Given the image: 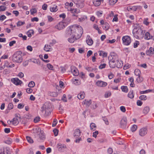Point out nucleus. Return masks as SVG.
Instances as JSON below:
<instances>
[{
    "label": "nucleus",
    "instance_id": "nucleus-3",
    "mask_svg": "<svg viewBox=\"0 0 154 154\" xmlns=\"http://www.w3.org/2000/svg\"><path fill=\"white\" fill-rule=\"evenodd\" d=\"M21 54V53L20 51L16 52L13 56V60L18 63H21L22 61Z\"/></svg>",
    "mask_w": 154,
    "mask_h": 154
},
{
    "label": "nucleus",
    "instance_id": "nucleus-26",
    "mask_svg": "<svg viewBox=\"0 0 154 154\" xmlns=\"http://www.w3.org/2000/svg\"><path fill=\"white\" fill-rule=\"evenodd\" d=\"M73 83L76 85H78L81 84L80 80L77 79H74L72 80Z\"/></svg>",
    "mask_w": 154,
    "mask_h": 154
},
{
    "label": "nucleus",
    "instance_id": "nucleus-17",
    "mask_svg": "<svg viewBox=\"0 0 154 154\" xmlns=\"http://www.w3.org/2000/svg\"><path fill=\"white\" fill-rule=\"evenodd\" d=\"M44 50L46 52L51 51L52 48L50 45H45L44 48Z\"/></svg>",
    "mask_w": 154,
    "mask_h": 154
},
{
    "label": "nucleus",
    "instance_id": "nucleus-54",
    "mask_svg": "<svg viewBox=\"0 0 154 154\" xmlns=\"http://www.w3.org/2000/svg\"><path fill=\"white\" fill-rule=\"evenodd\" d=\"M30 12L31 14L33 15L37 12V10L35 8H32L30 10Z\"/></svg>",
    "mask_w": 154,
    "mask_h": 154
},
{
    "label": "nucleus",
    "instance_id": "nucleus-48",
    "mask_svg": "<svg viewBox=\"0 0 154 154\" xmlns=\"http://www.w3.org/2000/svg\"><path fill=\"white\" fill-rule=\"evenodd\" d=\"M137 128V126L135 125H134L132 127H131V130L133 132H134L136 130Z\"/></svg>",
    "mask_w": 154,
    "mask_h": 154
},
{
    "label": "nucleus",
    "instance_id": "nucleus-55",
    "mask_svg": "<svg viewBox=\"0 0 154 154\" xmlns=\"http://www.w3.org/2000/svg\"><path fill=\"white\" fill-rule=\"evenodd\" d=\"M131 65L128 64L127 63L125 64L123 67V68L125 69H126L128 68H129L131 67Z\"/></svg>",
    "mask_w": 154,
    "mask_h": 154
},
{
    "label": "nucleus",
    "instance_id": "nucleus-23",
    "mask_svg": "<svg viewBox=\"0 0 154 154\" xmlns=\"http://www.w3.org/2000/svg\"><path fill=\"white\" fill-rule=\"evenodd\" d=\"M102 0H93V3L96 6H98L101 4V2Z\"/></svg>",
    "mask_w": 154,
    "mask_h": 154
},
{
    "label": "nucleus",
    "instance_id": "nucleus-33",
    "mask_svg": "<svg viewBox=\"0 0 154 154\" xmlns=\"http://www.w3.org/2000/svg\"><path fill=\"white\" fill-rule=\"evenodd\" d=\"M34 31L32 30H30L27 32V34L28 36L30 37L32 36V34L33 35L34 34Z\"/></svg>",
    "mask_w": 154,
    "mask_h": 154
},
{
    "label": "nucleus",
    "instance_id": "nucleus-60",
    "mask_svg": "<svg viewBox=\"0 0 154 154\" xmlns=\"http://www.w3.org/2000/svg\"><path fill=\"white\" fill-rule=\"evenodd\" d=\"M5 142L7 144H10L12 143V140L11 139H8L5 141Z\"/></svg>",
    "mask_w": 154,
    "mask_h": 154
},
{
    "label": "nucleus",
    "instance_id": "nucleus-27",
    "mask_svg": "<svg viewBox=\"0 0 154 154\" xmlns=\"http://www.w3.org/2000/svg\"><path fill=\"white\" fill-rule=\"evenodd\" d=\"M7 64H8V62L6 61L5 63V66L6 67H7L11 68L14 67V64L13 63H11V64H9V65H7Z\"/></svg>",
    "mask_w": 154,
    "mask_h": 154
},
{
    "label": "nucleus",
    "instance_id": "nucleus-61",
    "mask_svg": "<svg viewBox=\"0 0 154 154\" xmlns=\"http://www.w3.org/2000/svg\"><path fill=\"white\" fill-rule=\"evenodd\" d=\"M114 76V75L112 72H110L108 75V78L109 79H111Z\"/></svg>",
    "mask_w": 154,
    "mask_h": 154
},
{
    "label": "nucleus",
    "instance_id": "nucleus-7",
    "mask_svg": "<svg viewBox=\"0 0 154 154\" xmlns=\"http://www.w3.org/2000/svg\"><path fill=\"white\" fill-rule=\"evenodd\" d=\"M147 129L145 128L140 129L139 131V134L141 136H143L146 134L147 132Z\"/></svg>",
    "mask_w": 154,
    "mask_h": 154
},
{
    "label": "nucleus",
    "instance_id": "nucleus-4",
    "mask_svg": "<svg viewBox=\"0 0 154 154\" xmlns=\"http://www.w3.org/2000/svg\"><path fill=\"white\" fill-rule=\"evenodd\" d=\"M123 44L126 45H128L131 42L130 37L128 35H126L122 37Z\"/></svg>",
    "mask_w": 154,
    "mask_h": 154
},
{
    "label": "nucleus",
    "instance_id": "nucleus-42",
    "mask_svg": "<svg viewBox=\"0 0 154 154\" xmlns=\"http://www.w3.org/2000/svg\"><path fill=\"white\" fill-rule=\"evenodd\" d=\"M72 37H71V38H69L68 39V41L70 42V43H73L74 41L75 40H76L77 39H75V38L74 36H72Z\"/></svg>",
    "mask_w": 154,
    "mask_h": 154
},
{
    "label": "nucleus",
    "instance_id": "nucleus-24",
    "mask_svg": "<svg viewBox=\"0 0 154 154\" xmlns=\"http://www.w3.org/2000/svg\"><path fill=\"white\" fill-rule=\"evenodd\" d=\"M116 61L117 62L116 67L119 68L122 67L123 65V62L121 61H119L118 59V61Z\"/></svg>",
    "mask_w": 154,
    "mask_h": 154
},
{
    "label": "nucleus",
    "instance_id": "nucleus-30",
    "mask_svg": "<svg viewBox=\"0 0 154 154\" xmlns=\"http://www.w3.org/2000/svg\"><path fill=\"white\" fill-rule=\"evenodd\" d=\"M50 10L52 12L57 11V6L56 5H54L52 7L50 8Z\"/></svg>",
    "mask_w": 154,
    "mask_h": 154
},
{
    "label": "nucleus",
    "instance_id": "nucleus-38",
    "mask_svg": "<svg viewBox=\"0 0 154 154\" xmlns=\"http://www.w3.org/2000/svg\"><path fill=\"white\" fill-rule=\"evenodd\" d=\"M141 72L140 70L138 69H136L134 71L135 74L137 76L140 75Z\"/></svg>",
    "mask_w": 154,
    "mask_h": 154
},
{
    "label": "nucleus",
    "instance_id": "nucleus-62",
    "mask_svg": "<svg viewBox=\"0 0 154 154\" xmlns=\"http://www.w3.org/2000/svg\"><path fill=\"white\" fill-rule=\"evenodd\" d=\"M98 134V132L97 131H95L93 133V137H94L95 138L97 137V135Z\"/></svg>",
    "mask_w": 154,
    "mask_h": 154
},
{
    "label": "nucleus",
    "instance_id": "nucleus-31",
    "mask_svg": "<svg viewBox=\"0 0 154 154\" xmlns=\"http://www.w3.org/2000/svg\"><path fill=\"white\" fill-rule=\"evenodd\" d=\"M90 128L91 130H95L96 129V126L94 123H92L90 124Z\"/></svg>",
    "mask_w": 154,
    "mask_h": 154
},
{
    "label": "nucleus",
    "instance_id": "nucleus-57",
    "mask_svg": "<svg viewBox=\"0 0 154 154\" xmlns=\"http://www.w3.org/2000/svg\"><path fill=\"white\" fill-rule=\"evenodd\" d=\"M57 122L56 119H54L53 121L52 126L53 127H55L56 126Z\"/></svg>",
    "mask_w": 154,
    "mask_h": 154
},
{
    "label": "nucleus",
    "instance_id": "nucleus-50",
    "mask_svg": "<svg viewBox=\"0 0 154 154\" xmlns=\"http://www.w3.org/2000/svg\"><path fill=\"white\" fill-rule=\"evenodd\" d=\"M48 68L50 70H53L54 67L50 63H48L47 65Z\"/></svg>",
    "mask_w": 154,
    "mask_h": 154
},
{
    "label": "nucleus",
    "instance_id": "nucleus-45",
    "mask_svg": "<svg viewBox=\"0 0 154 154\" xmlns=\"http://www.w3.org/2000/svg\"><path fill=\"white\" fill-rule=\"evenodd\" d=\"M87 18V17L86 16H84L82 17L81 18H79V22H83L85 20V19H86Z\"/></svg>",
    "mask_w": 154,
    "mask_h": 154
},
{
    "label": "nucleus",
    "instance_id": "nucleus-35",
    "mask_svg": "<svg viewBox=\"0 0 154 154\" xmlns=\"http://www.w3.org/2000/svg\"><path fill=\"white\" fill-rule=\"evenodd\" d=\"M117 1L118 0H109V4L111 5H113L117 2Z\"/></svg>",
    "mask_w": 154,
    "mask_h": 154
},
{
    "label": "nucleus",
    "instance_id": "nucleus-44",
    "mask_svg": "<svg viewBox=\"0 0 154 154\" xmlns=\"http://www.w3.org/2000/svg\"><path fill=\"white\" fill-rule=\"evenodd\" d=\"M121 89L123 91L127 92L128 91L127 87L126 86H122L121 87Z\"/></svg>",
    "mask_w": 154,
    "mask_h": 154
},
{
    "label": "nucleus",
    "instance_id": "nucleus-15",
    "mask_svg": "<svg viewBox=\"0 0 154 154\" xmlns=\"http://www.w3.org/2000/svg\"><path fill=\"white\" fill-rule=\"evenodd\" d=\"M144 38L145 39L147 40H149L151 39L154 40V36H152L148 32H146L145 33Z\"/></svg>",
    "mask_w": 154,
    "mask_h": 154
},
{
    "label": "nucleus",
    "instance_id": "nucleus-59",
    "mask_svg": "<svg viewBox=\"0 0 154 154\" xmlns=\"http://www.w3.org/2000/svg\"><path fill=\"white\" fill-rule=\"evenodd\" d=\"M120 109L121 111L123 112H125L126 111V109L125 106H122L120 107Z\"/></svg>",
    "mask_w": 154,
    "mask_h": 154
},
{
    "label": "nucleus",
    "instance_id": "nucleus-9",
    "mask_svg": "<svg viewBox=\"0 0 154 154\" xmlns=\"http://www.w3.org/2000/svg\"><path fill=\"white\" fill-rule=\"evenodd\" d=\"M11 81L16 85H20L22 83L21 81L17 78L12 79Z\"/></svg>",
    "mask_w": 154,
    "mask_h": 154
},
{
    "label": "nucleus",
    "instance_id": "nucleus-2",
    "mask_svg": "<svg viewBox=\"0 0 154 154\" xmlns=\"http://www.w3.org/2000/svg\"><path fill=\"white\" fill-rule=\"evenodd\" d=\"M144 33L139 25H137L136 26H135L133 30V35L137 39L142 38L143 37Z\"/></svg>",
    "mask_w": 154,
    "mask_h": 154
},
{
    "label": "nucleus",
    "instance_id": "nucleus-28",
    "mask_svg": "<svg viewBox=\"0 0 154 154\" xmlns=\"http://www.w3.org/2000/svg\"><path fill=\"white\" fill-rule=\"evenodd\" d=\"M103 29L105 30H108L109 28V25L108 23H105L102 26Z\"/></svg>",
    "mask_w": 154,
    "mask_h": 154
},
{
    "label": "nucleus",
    "instance_id": "nucleus-19",
    "mask_svg": "<svg viewBox=\"0 0 154 154\" xmlns=\"http://www.w3.org/2000/svg\"><path fill=\"white\" fill-rule=\"evenodd\" d=\"M116 60L112 59V60L109 62L110 67L113 68L115 67L116 66Z\"/></svg>",
    "mask_w": 154,
    "mask_h": 154
},
{
    "label": "nucleus",
    "instance_id": "nucleus-10",
    "mask_svg": "<svg viewBox=\"0 0 154 154\" xmlns=\"http://www.w3.org/2000/svg\"><path fill=\"white\" fill-rule=\"evenodd\" d=\"M55 28L59 30H61L65 27L63 21L60 22L57 25L55 26Z\"/></svg>",
    "mask_w": 154,
    "mask_h": 154
},
{
    "label": "nucleus",
    "instance_id": "nucleus-13",
    "mask_svg": "<svg viewBox=\"0 0 154 154\" xmlns=\"http://www.w3.org/2000/svg\"><path fill=\"white\" fill-rule=\"evenodd\" d=\"M81 132L79 129H77L75 131L73 136L75 138H78L80 137Z\"/></svg>",
    "mask_w": 154,
    "mask_h": 154
},
{
    "label": "nucleus",
    "instance_id": "nucleus-36",
    "mask_svg": "<svg viewBox=\"0 0 154 154\" xmlns=\"http://www.w3.org/2000/svg\"><path fill=\"white\" fill-rule=\"evenodd\" d=\"M70 11L71 12L74 14L75 13H78L80 12V10L77 9H70Z\"/></svg>",
    "mask_w": 154,
    "mask_h": 154
},
{
    "label": "nucleus",
    "instance_id": "nucleus-56",
    "mask_svg": "<svg viewBox=\"0 0 154 154\" xmlns=\"http://www.w3.org/2000/svg\"><path fill=\"white\" fill-rule=\"evenodd\" d=\"M47 104H45L44 105H43V106L42 107L41 109H42V111L43 112L44 111H46V106H47Z\"/></svg>",
    "mask_w": 154,
    "mask_h": 154
},
{
    "label": "nucleus",
    "instance_id": "nucleus-41",
    "mask_svg": "<svg viewBox=\"0 0 154 154\" xmlns=\"http://www.w3.org/2000/svg\"><path fill=\"white\" fill-rule=\"evenodd\" d=\"M49 94L50 96L53 97H56L57 95V94L55 92H50Z\"/></svg>",
    "mask_w": 154,
    "mask_h": 154
},
{
    "label": "nucleus",
    "instance_id": "nucleus-12",
    "mask_svg": "<svg viewBox=\"0 0 154 154\" xmlns=\"http://www.w3.org/2000/svg\"><path fill=\"white\" fill-rule=\"evenodd\" d=\"M0 154H10L9 149L8 147L4 148L1 149Z\"/></svg>",
    "mask_w": 154,
    "mask_h": 154
},
{
    "label": "nucleus",
    "instance_id": "nucleus-22",
    "mask_svg": "<svg viewBox=\"0 0 154 154\" xmlns=\"http://www.w3.org/2000/svg\"><path fill=\"white\" fill-rule=\"evenodd\" d=\"M91 103V100H85L82 102L83 105H86V106H89Z\"/></svg>",
    "mask_w": 154,
    "mask_h": 154
},
{
    "label": "nucleus",
    "instance_id": "nucleus-53",
    "mask_svg": "<svg viewBox=\"0 0 154 154\" xmlns=\"http://www.w3.org/2000/svg\"><path fill=\"white\" fill-rule=\"evenodd\" d=\"M6 7L4 5L0 6V11H4L6 9Z\"/></svg>",
    "mask_w": 154,
    "mask_h": 154
},
{
    "label": "nucleus",
    "instance_id": "nucleus-39",
    "mask_svg": "<svg viewBox=\"0 0 154 154\" xmlns=\"http://www.w3.org/2000/svg\"><path fill=\"white\" fill-rule=\"evenodd\" d=\"M127 9L128 11H131V10H132L134 11H136L135 6H133L132 7L130 6L128 7Z\"/></svg>",
    "mask_w": 154,
    "mask_h": 154
},
{
    "label": "nucleus",
    "instance_id": "nucleus-58",
    "mask_svg": "<svg viewBox=\"0 0 154 154\" xmlns=\"http://www.w3.org/2000/svg\"><path fill=\"white\" fill-rule=\"evenodd\" d=\"M139 44V42L137 41H136L134 43V48H137L138 45Z\"/></svg>",
    "mask_w": 154,
    "mask_h": 154
},
{
    "label": "nucleus",
    "instance_id": "nucleus-51",
    "mask_svg": "<svg viewBox=\"0 0 154 154\" xmlns=\"http://www.w3.org/2000/svg\"><path fill=\"white\" fill-rule=\"evenodd\" d=\"M25 23V22L24 21L22 22L21 21H19L17 24V26H20Z\"/></svg>",
    "mask_w": 154,
    "mask_h": 154
},
{
    "label": "nucleus",
    "instance_id": "nucleus-52",
    "mask_svg": "<svg viewBox=\"0 0 154 154\" xmlns=\"http://www.w3.org/2000/svg\"><path fill=\"white\" fill-rule=\"evenodd\" d=\"M139 99L141 100H146V96L144 95H142L140 96Z\"/></svg>",
    "mask_w": 154,
    "mask_h": 154
},
{
    "label": "nucleus",
    "instance_id": "nucleus-43",
    "mask_svg": "<svg viewBox=\"0 0 154 154\" xmlns=\"http://www.w3.org/2000/svg\"><path fill=\"white\" fill-rule=\"evenodd\" d=\"M143 80V78L140 76H138V77L137 78V81L138 83L141 82Z\"/></svg>",
    "mask_w": 154,
    "mask_h": 154
},
{
    "label": "nucleus",
    "instance_id": "nucleus-16",
    "mask_svg": "<svg viewBox=\"0 0 154 154\" xmlns=\"http://www.w3.org/2000/svg\"><path fill=\"white\" fill-rule=\"evenodd\" d=\"M31 131L32 133L35 134H37L39 132H40V134H42L43 133V131L41 130V128H36L33 129Z\"/></svg>",
    "mask_w": 154,
    "mask_h": 154
},
{
    "label": "nucleus",
    "instance_id": "nucleus-29",
    "mask_svg": "<svg viewBox=\"0 0 154 154\" xmlns=\"http://www.w3.org/2000/svg\"><path fill=\"white\" fill-rule=\"evenodd\" d=\"M111 95V92L109 91H107L104 94V97L106 98H107L109 97Z\"/></svg>",
    "mask_w": 154,
    "mask_h": 154
},
{
    "label": "nucleus",
    "instance_id": "nucleus-47",
    "mask_svg": "<svg viewBox=\"0 0 154 154\" xmlns=\"http://www.w3.org/2000/svg\"><path fill=\"white\" fill-rule=\"evenodd\" d=\"M26 139L30 143H32L33 142L32 139L29 137L26 136Z\"/></svg>",
    "mask_w": 154,
    "mask_h": 154
},
{
    "label": "nucleus",
    "instance_id": "nucleus-6",
    "mask_svg": "<svg viewBox=\"0 0 154 154\" xmlns=\"http://www.w3.org/2000/svg\"><path fill=\"white\" fill-rule=\"evenodd\" d=\"M19 114H15V117H14L12 120V124L14 125H17L19 123V120L20 119V118L18 116Z\"/></svg>",
    "mask_w": 154,
    "mask_h": 154
},
{
    "label": "nucleus",
    "instance_id": "nucleus-49",
    "mask_svg": "<svg viewBox=\"0 0 154 154\" xmlns=\"http://www.w3.org/2000/svg\"><path fill=\"white\" fill-rule=\"evenodd\" d=\"M35 85V83L34 82L31 81L30 82L28 85V86L29 87L32 88L34 87Z\"/></svg>",
    "mask_w": 154,
    "mask_h": 154
},
{
    "label": "nucleus",
    "instance_id": "nucleus-32",
    "mask_svg": "<svg viewBox=\"0 0 154 154\" xmlns=\"http://www.w3.org/2000/svg\"><path fill=\"white\" fill-rule=\"evenodd\" d=\"M149 111V107L146 106L145 107L143 110V112L145 114H147Z\"/></svg>",
    "mask_w": 154,
    "mask_h": 154
},
{
    "label": "nucleus",
    "instance_id": "nucleus-14",
    "mask_svg": "<svg viewBox=\"0 0 154 154\" xmlns=\"http://www.w3.org/2000/svg\"><path fill=\"white\" fill-rule=\"evenodd\" d=\"M86 42L89 45H91L93 43V41L89 35H87V36Z\"/></svg>",
    "mask_w": 154,
    "mask_h": 154
},
{
    "label": "nucleus",
    "instance_id": "nucleus-18",
    "mask_svg": "<svg viewBox=\"0 0 154 154\" xmlns=\"http://www.w3.org/2000/svg\"><path fill=\"white\" fill-rule=\"evenodd\" d=\"M74 3L76 4V6L78 8H82L84 6L83 3L81 1H78L76 2H74Z\"/></svg>",
    "mask_w": 154,
    "mask_h": 154
},
{
    "label": "nucleus",
    "instance_id": "nucleus-5",
    "mask_svg": "<svg viewBox=\"0 0 154 154\" xmlns=\"http://www.w3.org/2000/svg\"><path fill=\"white\" fill-rule=\"evenodd\" d=\"M96 85L98 87H103L106 86L107 85V83L106 82L101 80H98L96 82Z\"/></svg>",
    "mask_w": 154,
    "mask_h": 154
},
{
    "label": "nucleus",
    "instance_id": "nucleus-8",
    "mask_svg": "<svg viewBox=\"0 0 154 154\" xmlns=\"http://www.w3.org/2000/svg\"><path fill=\"white\" fill-rule=\"evenodd\" d=\"M127 119L126 117H123L121 120L120 124L122 128H125L126 126Z\"/></svg>",
    "mask_w": 154,
    "mask_h": 154
},
{
    "label": "nucleus",
    "instance_id": "nucleus-37",
    "mask_svg": "<svg viewBox=\"0 0 154 154\" xmlns=\"http://www.w3.org/2000/svg\"><path fill=\"white\" fill-rule=\"evenodd\" d=\"M148 18H145L143 22V23L146 26L149 25V22L148 21Z\"/></svg>",
    "mask_w": 154,
    "mask_h": 154
},
{
    "label": "nucleus",
    "instance_id": "nucleus-1",
    "mask_svg": "<svg viewBox=\"0 0 154 154\" xmlns=\"http://www.w3.org/2000/svg\"><path fill=\"white\" fill-rule=\"evenodd\" d=\"M68 33L75 39H79L83 33L82 27L79 25H75L70 26L68 30Z\"/></svg>",
    "mask_w": 154,
    "mask_h": 154
},
{
    "label": "nucleus",
    "instance_id": "nucleus-64",
    "mask_svg": "<svg viewBox=\"0 0 154 154\" xmlns=\"http://www.w3.org/2000/svg\"><path fill=\"white\" fill-rule=\"evenodd\" d=\"M106 66L105 63L101 64L99 66V68L100 69H102L105 68Z\"/></svg>",
    "mask_w": 154,
    "mask_h": 154
},
{
    "label": "nucleus",
    "instance_id": "nucleus-40",
    "mask_svg": "<svg viewBox=\"0 0 154 154\" xmlns=\"http://www.w3.org/2000/svg\"><path fill=\"white\" fill-rule=\"evenodd\" d=\"M128 97L132 99L134 97V94L133 91H130L128 94Z\"/></svg>",
    "mask_w": 154,
    "mask_h": 154
},
{
    "label": "nucleus",
    "instance_id": "nucleus-46",
    "mask_svg": "<svg viewBox=\"0 0 154 154\" xmlns=\"http://www.w3.org/2000/svg\"><path fill=\"white\" fill-rule=\"evenodd\" d=\"M85 69L88 71L89 72H92L96 69H93L90 67H85Z\"/></svg>",
    "mask_w": 154,
    "mask_h": 154
},
{
    "label": "nucleus",
    "instance_id": "nucleus-11",
    "mask_svg": "<svg viewBox=\"0 0 154 154\" xmlns=\"http://www.w3.org/2000/svg\"><path fill=\"white\" fill-rule=\"evenodd\" d=\"M71 71L72 73L74 76H77L79 74L78 69L74 66L71 67Z\"/></svg>",
    "mask_w": 154,
    "mask_h": 154
},
{
    "label": "nucleus",
    "instance_id": "nucleus-34",
    "mask_svg": "<svg viewBox=\"0 0 154 154\" xmlns=\"http://www.w3.org/2000/svg\"><path fill=\"white\" fill-rule=\"evenodd\" d=\"M98 52L100 56L106 57L107 55V54L103 51H99Z\"/></svg>",
    "mask_w": 154,
    "mask_h": 154
},
{
    "label": "nucleus",
    "instance_id": "nucleus-25",
    "mask_svg": "<svg viewBox=\"0 0 154 154\" xmlns=\"http://www.w3.org/2000/svg\"><path fill=\"white\" fill-rule=\"evenodd\" d=\"M111 55L112 57V59L116 60V61H118V57L116 54L114 52H112L111 54Z\"/></svg>",
    "mask_w": 154,
    "mask_h": 154
},
{
    "label": "nucleus",
    "instance_id": "nucleus-21",
    "mask_svg": "<svg viewBox=\"0 0 154 154\" xmlns=\"http://www.w3.org/2000/svg\"><path fill=\"white\" fill-rule=\"evenodd\" d=\"M85 94L84 92L81 91L78 94L77 97L79 99H82L85 97Z\"/></svg>",
    "mask_w": 154,
    "mask_h": 154
},
{
    "label": "nucleus",
    "instance_id": "nucleus-20",
    "mask_svg": "<svg viewBox=\"0 0 154 154\" xmlns=\"http://www.w3.org/2000/svg\"><path fill=\"white\" fill-rule=\"evenodd\" d=\"M146 54L147 55L151 56L154 54V48L150 47L149 49L146 51Z\"/></svg>",
    "mask_w": 154,
    "mask_h": 154
},
{
    "label": "nucleus",
    "instance_id": "nucleus-63",
    "mask_svg": "<svg viewBox=\"0 0 154 154\" xmlns=\"http://www.w3.org/2000/svg\"><path fill=\"white\" fill-rule=\"evenodd\" d=\"M43 133L42 134H40L39 133V138L40 139L42 140H43L45 138V136L43 134Z\"/></svg>",
    "mask_w": 154,
    "mask_h": 154
}]
</instances>
